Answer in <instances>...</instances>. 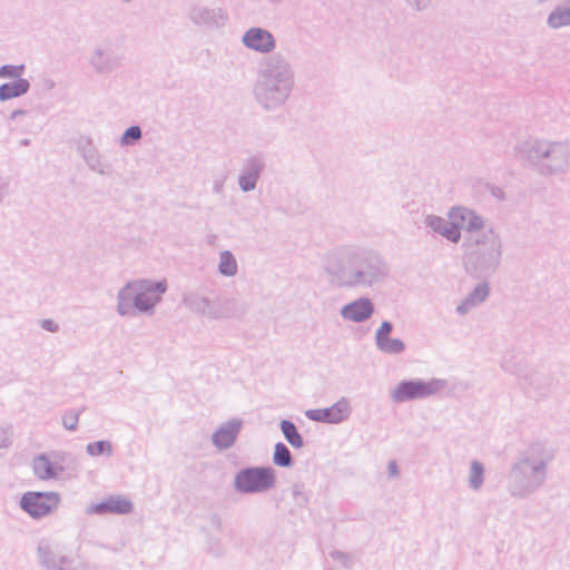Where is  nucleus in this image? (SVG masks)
Returning a JSON list of instances; mask_svg holds the SVG:
<instances>
[{"instance_id": "obj_1", "label": "nucleus", "mask_w": 570, "mask_h": 570, "mask_svg": "<svg viewBox=\"0 0 570 570\" xmlns=\"http://www.w3.org/2000/svg\"><path fill=\"white\" fill-rule=\"evenodd\" d=\"M515 160L541 177H558L570 170V142L528 137L513 147Z\"/></svg>"}, {"instance_id": "obj_2", "label": "nucleus", "mask_w": 570, "mask_h": 570, "mask_svg": "<svg viewBox=\"0 0 570 570\" xmlns=\"http://www.w3.org/2000/svg\"><path fill=\"white\" fill-rule=\"evenodd\" d=\"M295 85L294 70L281 53L262 60L253 86L256 102L266 111L283 107L292 95Z\"/></svg>"}, {"instance_id": "obj_3", "label": "nucleus", "mask_w": 570, "mask_h": 570, "mask_svg": "<svg viewBox=\"0 0 570 570\" xmlns=\"http://www.w3.org/2000/svg\"><path fill=\"white\" fill-rule=\"evenodd\" d=\"M550 453L541 441L532 442L521 451L508 473L509 493L525 499L540 489L547 480L548 464L552 461Z\"/></svg>"}, {"instance_id": "obj_4", "label": "nucleus", "mask_w": 570, "mask_h": 570, "mask_svg": "<svg viewBox=\"0 0 570 570\" xmlns=\"http://www.w3.org/2000/svg\"><path fill=\"white\" fill-rule=\"evenodd\" d=\"M472 245L473 248L466 250L463 256L466 273L478 279L492 277L501 265V236L493 228H489L475 237Z\"/></svg>"}, {"instance_id": "obj_5", "label": "nucleus", "mask_w": 570, "mask_h": 570, "mask_svg": "<svg viewBox=\"0 0 570 570\" xmlns=\"http://www.w3.org/2000/svg\"><path fill=\"white\" fill-rule=\"evenodd\" d=\"M352 262L354 264V278L358 286H372L381 282L387 274L389 267L383 257L375 250L368 248L352 249Z\"/></svg>"}, {"instance_id": "obj_6", "label": "nucleus", "mask_w": 570, "mask_h": 570, "mask_svg": "<svg viewBox=\"0 0 570 570\" xmlns=\"http://www.w3.org/2000/svg\"><path fill=\"white\" fill-rule=\"evenodd\" d=\"M276 484L275 470L272 466H246L234 476V489L240 494L264 493Z\"/></svg>"}, {"instance_id": "obj_7", "label": "nucleus", "mask_w": 570, "mask_h": 570, "mask_svg": "<svg viewBox=\"0 0 570 570\" xmlns=\"http://www.w3.org/2000/svg\"><path fill=\"white\" fill-rule=\"evenodd\" d=\"M445 385V380L435 377L429 381L421 379L403 380L391 391L390 397L394 403L399 404L426 399L439 393Z\"/></svg>"}, {"instance_id": "obj_8", "label": "nucleus", "mask_w": 570, "mask_h": 570, "mask_svg": "<svg viewBox=\"0 0 570 570\" xmlns=\"http://www.w3.org/2000/svg\"><path fill=\"white\" fill-rule=\"evenodd\" d=\"M37 551L40 564L47 570H97L96 566L86 561L76 562L46 542H40Z\"/></svg>"}, {"instance_id": "obj_9", "label": "nucleus", "mask_w": 570, "mask_h": 570, "mask_svg": "<svg viewBox=\"0 0 570 570\" xmlns=\"http://www.w3.org/2000/svg\"><path fill=\"white\" fill-rule=\"evenodd\" d=\"M181 303L193 313L205 316L209 320L228 318L230 313L227 307L220 304V301H210L207 296L198 292H187L183 295Z\"/></svg>"}, {"instance_id": "obj_10", "label": "nucleus", "mask_w": 570, "mask_h": 570, "mask_svg": "<svg viewBox=\"0 0 570 570\" xmlns=\"http://www.w3.org/2000/svg\"><path fill=\"white\" fill-rule=\"evenodd\" d=\"M57 492H27L20 499L21 509L33 519H40L51 513L59 504Z\"/></svg>"}, {"instance_id": "obj_11", "label": "nucleus", "mask_w": 570, "mask_h": 570, "mask_svg": "<svg viewBox=\"0 0 570 570\" xmlns=\"http://www.w3.org/2000/svg\"><path fill=\"white\" fill-rule=\"evenodd\" d=\"M117 312L121 316L142 313V279L128 282L117 295Z\"/></svg>"}, {"instance_id": "obj_12", "label": "nucleus", "mask_w": 570, "mask_h": 570, "mask_svg": "<svg viewBox=\"0 0 570 570\" xmlns=\"http://www.w3.org/2000/svg\"><path fill=\"white\" fill-rule=\"evenodd\" d=\"M352 249L347 250L341 258L327 264L325 271L331 277V283L338 287H357L355 283V267L352 262Z\"/></svg>"}, {"instance_id": "obj_13", "label": "nucleus", "mask_w": 570, "mask_h": 570, "mask_svg": "<svg viewBox=\"0 0 570 570\" xmlns=\"http://www.w3.org/2000/svg\"><path fill=\"white\" fill-rule=\"evenodd\" d=\"M525 393L535 399H547L554 383L552 373L544 370L531 368L522 376Z\"/></svg>"}, {"instance_id": "obj_14", "label": "nucleus", "mask_w": 570, "mask_h": 570, "mask_svg": "<svg viewBox=\"0 0 570 570\" xmlns=\"http://www.w3.org/2000/svg\"><path fill=\"white\" fill-rule=\"evenodd\" d=\"M350 415V401L344 396L330 407L309 409L305 411V416L308 420L330 424L342 423L343 421L347 420Z\"/></svg>"}, {"instance_id": "obj_15", "label": "nucleus", "mask_w": 570, "mask_h": 570, "mask_svg": "<svg viewBox=\"0 0 570 570\" xmlns=\"http://www.w3.org/2000/svg\"><path fill=\"white\" fill-rule=\"evenodd\" d=\"M189 20L202 28H220L228 20V13L222 8H208L200 4H193L187 13Z\"/></svg>"}, {"instance_id": "obj_16", "label": "nucleus", "mask_w": 570, "mask_h": 570, "mask_svg": "<svg viewBox=\"0 0 570 570\" xmlns=\"http://www.w3.org/2000/svg\"><path fill=\"white\" fill-rule=\"evenodd\" d=\"M242 43L255 52L267 55L275 50L276 39L274 35L262 27H253L242 36Z\"/></svg>"}, {"instance_id": "obj_17", "label": "nucleus", "mask_w": 570, "mask_h": 570, "mask_svg": "<svg viewBox=\"0 0 570 570\" xmlns=\"http://www.w3.org/2000/svg\"><path fill=\"white\" fill-rule=\"evenodd\" d=\"M265 165V158L262 154L253 155L245 160L238 177V185L242 191L248 193L256 188Z\"/></svg>"}, {"instance_id": "obj_18", "label": "nucleus", "mask_w": 570, "mask_h": 570, "mask_svg": "<svg viewBox=\"0 0 570 570\" xmlns=\"http://www.w3.org/2000/svg\"><path fill=\"white\" fill-rule=\"evenodd\" d=\"M67 453L53 452L52 462L49 456L45 453L37 455L32 461V469L36 476L40 480L56 479L60 473L63 472V466L60 462L66 460Z\"/></svg>"}, {"instance_id": "obj_19", "label": "nucleus", "mask_w": 570, "mask_h": 570, "mask_svg": "<svg viewBox=\"0 0 570 570\" xmlns=\"http://www.w3.org/2000/svg\"><path fill=\"white\" fill-rule=\"evenodd\" d=\"M132 502L122 495H110L99 503L87 508L88 514H128L132 511Z\"/></svg>"}, {"instance_id": "obj_20", "label": "nucleus", "mask_w": 570, "mask_h": 570, "mask_svg": "<svg viewBox=\"0 0 570 570\" xmlns=\"http://www.w3.org/2000/svg\"><path fill=\"white\" fill-rule=\"evenodd\" d=\"M243 428V420L238 417L230 419L220 424L212 435V442L218 450L232 448Z\"/></svg>"}, {"instance_id": "obj_21", "label": "nucleus", "mask_w": 570, "mask_h": 570, "mask_svg": "<svg viewBox=\"0 0 570 570\" xmlns=\"http://www.w3.org/2000/svg\"><path fill=\"white\" fill-rule=\"evenodd\" d=\"M449 218L454 220L458 226H460V232L462 229L468 233H475L482 230L484 227V219L480 216L475 210L463 207L455 206L449 210Z\"/></svg>"}, {"instance_id": "obj_22", "label": "nucleus", "mask_w": 570, "mask_h": 570, "mask_svg": "<svg viewBox=\"0 0 570 570\" xmlns=\"http://www.w3.org/2000/svg\"><path fill=\"white\" fill-rule=\"evenodd\" d=\"M424 225L433 233L443 236L453 244H458L461 239L460 226L452 219L448 220L441 216L431 214L425 216Z\"/></svg>"}, {"instance_id": "obj_23", "label": "nucleus", "mask_w": 570, "mask_h": 570, "mask_svg": "<svg viewBox=\"0 0 570 570\" xmlns=\"http://www.w3.org/2000/svg\"><path fill=\"white\" fill-rule=\"evenodd\" d=\"M374 311V304L368 297H360L345 304L341 308V316L354 323H363L372 317Z\"/></svg>"}, {"instance_id": "obj_24", "label": "nucleus", "mask_w": 570, "mask_h": 570, "mask_svg": "<svg viewBox=\"0 0 570 570\" xmlns=\"http://www.w3.org/2000/svg\"><path fill=\"white\" fill-rule=\"evenodd\" d=\"M168 289L167 281H151L145 278V315L151 316L155 313V306L163 299V295Z\"/></svg>"}, {"instance_id": "obj_25", "label": "nucleus", "mask_w": 570, "mask_h": 570, "mask_svg": "<svg viewBox=\"0 0 570 570\" xmlns=\"http://www.w3.org/2000/svg\"><path fill=\"white\" fill-rule=\"evenodd\" d=\"M491 293L490 283L483 279L479 283L466 297L456 306V313L459 315H465L473 307L484 303Z\"/></svg>"}, {"instance_id": "obj_26", "label": "nucleus", "mask_w": 570, "mask_h": 570, "mask_svg": "<svg viewBox=\"0 0 570 570\" xmlns=\"http://www.w3.org/2000/svg\"><path fill=\"white\" fill-rule=\"evenodd\" d=\"M78 150L91 170L101 175L105 174V167L100 161L99 153L90 138H81L78 144Z\"/></svg>"}, {"instance_id": "obj_27", "label": "nucleus", "mask_w": 570, "mask_h": 570, "mask_svg": "<svg viewBox=\"0 0 570 570\" xmlns=\"http://www.w3.org/2000/svg\"><path fill=\"white\" fill-rule=\"evenodd\" d=\"M30 89V82L26 78H19L0 85V101H8L24 96Z\"/></svg>"}, {"instance_id": "obj_28", "label": "nucleus", "mask_w": 570, "mask_h": 570, "mask_svg": "<svg viewBox=\"0 0 570 570\" xmlns=\"http://www.w3.org/2000/svg\"><path fill=\"white\" fill-rule=\"evenodd\" d=\"M90 65L98 73L110 72L116 63L115 60L101 48H96L90 57Z\"/></svg>"}, {"instance_id": "obj_29", "label": "nucleus", "mask_w": 570, "mask_h": 570, "mask_svg": "<svg viewBox=\"0 0 570 570\" xmlns=\"http://www.w3.org/2000/svg\"><path fill=\"white\" fill-rule=\"evenodd\" d=\"M547 24L552 29L570 27V8L557 6L548 16Z\"/></svg>"}, {"instance_id": "obj_30", "label": "nucleus", "mask_w": 570, "mask_h": 570, "mask_svg": "<svg viewBox=\"0 0 570 570\" xmlns=\"http://www.w3.org/2000/svg\"><path fill=\"white\" fill-rule=\"evenodd\" d=\"M279 428L284 438L293 448L301 449L304 446L303 436L292 421L282 420L279 423Z\"/></svg>"}, {"instance_id": "obj_31", "label": "nucleus", "mask_w": 570, "mask_h": 570, "mask_svg": "<svg viewBox=\"0 0 570 570\" xmlns=\"http://www.w3.org/2000/svg\"><path fill=\"white\" fill-rule=\"evenodd\" d=\"M273 463L279 468H292L294 465L293 455L283 442H277L274 446Z\"/></svg>"}, {"instance_id": "obj_32", "label": "nucleus", "mask_w": 570, "mask_h": 570, "mask_svg": "<svg viewBox=\"0 0 570 570\" xmlns=\"http://www.w3.org/2000/svg\"><path fill=\"white\" fill-rule=\"evenodd\" d=\"M238 269L237 261L230 250H223L219 254L218 272L223 276L230 277L236 275Z\"/></svg>"}, {"instance_id": "obj_33", "label": "nucleus", "mask_w": 570, "mask_h": 570, "mask_svg": "<svg viewBox=\"0 0 570 570\" xmlns=\"http://www.w3.org/2000/svg\"><path fill=\"white\" fill-rule=\"evenodd\" d=\"M379 351L390 355H399L405 351V343L400 338L385 337L375 342Z\"/></svg>"}, {"instance_id": "obj_34", "label": "nucleus", "mask_w": 570, "mask_h": 570, "mask_svg": "<svg viewBox=\"0 0 570 570\" xmlns=\"http://www.w3.org/2000/svg\"><path fill=\"white\" fill-rule=\"evenodd\" d=\"M484 482V466L478 461L473 460L471 462L470 475H469V485L472 490H480Z\"/></svg>"}, {"instance_id": "obj_35", "label": "nucleus", "mask_w": 570, "mask_h": 570, "mask_svg": "<svg viewBox=\"0 0 570 570\" xmlns=\"http://www.w3.org/2000/svg\"><path fill=\"white\" fill-rule=\"evenodd\" d=\"M86 451L90 456H111L114 449L112 444L107 440H100L96 442H90L86 446Z\"/></svg>"}, {"instance_id": "obj_36", "label": "nucleus", "mask_w": 570, "mask_h": 570, "mask_svg": "<svg viewBox=\"0 0 570 570\" xmlns=\"http://www.w3.org/2000/svg\"><path fill=\"white\" fill-rule=\"evenodd\" d=\"M142 138V129L139 125L131 126L125 130L119 138L121 147L135 146Z\"/></svg>"}, {"instance_id": "obj_37", "label": "nucleus", "mask_w": 570, "mask_h": 570, "mask_svg": "<svg viewBox=\"0 0 570 570\" xmlns=\"http://www.w3.org/2000/svg\"><path fill=\"white\" fill-rule=\"evenodd\" d=\"M26 71V66L21 65H3L0 67V79L18 80Z\"/></svg>"}, {"instance_id": "obj_38", "label": "nucleus", "mask_w": 570, "mask_h": 570, "mask_svg": "<svg viewBox=\"0 0 570 570\" xmlns=\"http://www.w3.org/2000/svg\"><path fill=\"white\" fill-rule=\"evenodd\" d=\"M80 412L76 410H68L62 415V425L68 431H76Z\"/></svg>"}, {"instance_id": "obj_39", "label": "nucleus", "mask_w": 570, "mask_h": 570, "mask_svg": "<svg viewBox=\"0 0 570 570\" xmlns=\"http://www.w3.org/2000/svg\"><path fill=\"white\" fill-rule=\"evenodd\" d=\"M292 497L296 505L304 508L308 503V495L304 492V485L295 483L292 487Z\"/></svg>"}, {"instance_id": "obj_40", "label": "nucleus", "mask_w": 570, "mask_h": 570, "mask_svg": "<svg viewBox=\"0 0 570 570\" xmlns=\"http://www.w3.org/2000/svg\"><path fill=\"white\" fill-rule=\"evenodd\" d=\"M331 558L341 562L345 568H351L353 561L351 554L341 550H334L330 553Z\"/></svg>"}, {"instance_id": "obj_41", "label": "nucleus", "mask_w": 570, "mask_h": 570, "mask_svg": "<svg viewBox=\"0 0 570 570\" xmlns=\"http://www.w3.org/2000/svg\"><path fill=\"white\" fill-rule=\"evenodd\" d=\"M393 331V324L390 321H383L381 326L377 328L375 333V342L389 337L391 332Z\"/></svg>"}, {"instance_id": "obj_42", "label": "nucleus", "mask_w": 570, "mask_h": 570, "mask_svg": "<svg viewBox=\"0 0 570 570\" xmlns=\"http://www.w3.org/2000/svg\"><path fill=\"white\" fill-rule=\"evenodd\" d=\"M12 431L9 426H0V449H6L11 444Z\"/></svg>"}, {"instance_id": "obj_43", "label": "nucleus", "mask_w": 570, "mask_h": 570, "mask_svg": "<svg viewBox=\"0 0 570 570\" xmlns=\"http://www.w3.org/2000/svg\"><path fill=\"white\" fill-rule=\"evenodd\" d=\"M41 327L50 333H57L59 331V325L52 320L41 321Z\"/></svg>"}, {"instance_id": "obj_44", "label": "nucleus", "mask_w": 570, "mask_h": 570, "mask_svg": "<svg viewBox=\"0 0 570 570\" xmlns=\"http://www.w3.org/2000/svg\"><path fill=\"white\" fill-rule=\"evenodd\" d=\"M414 7L417 11L424 10L431 3V0H413Z\"/></svg>"}, {"instance_id": "obj_45", "label": "nucleus", "mask_w": 570, "mask_h": 570, "mask_svg": "<svg viewBox=\"0 0 570 570\" xmlns=\"http://www.w3.org/2000/svg\"><path fill=\"white\" fill-rule=\"evenodd\" d=\"M224 187V180L223 179H215L213 184V191L216 194L222 193Z\"/></svg>"}, {"instance_id": "obj_46", "label": "nucleus", "mask_w": 570, "mask_h": 570, "mask_svg": "<svg viewBox=\"0 0 570 570\" xmlns=\"http://www.w3.org/2000/svg\"><path fill=\"white\" fill-rule=\"evenodd\" d=\"M387 470H389V474H390L391 476H395V475H397V474H399V468H397V464H396V462H395V461H391V462L389 463Z\"/></svg>"}, {"instance_id": "obj_47", "label": "nucleus", "mask_w": 570, "mask_h": 570, "mask_svg": "<svg viewBox=\"0 0 570 570\" xmlns=\"http://www.w3.org/2000/svg\"><path fill=\"white\" fill-rule=\"evenodd\" d=\"M27 110L26 109H16L13 110L11 114H10V119L11 120H16L18 119L19 117L21 116H26L27 115Z\"/></svg>"}, {"instance_id": "obj_48", "label": "nucleus", "mask_w": 570, "mask_h": 570, "mask_svg": "<svg viewBox=\"0 0 570 570\" xmlns=\"http://www.w3.org/2000/svg\"><path fill=\"white\" fill-rule=\"evenodd\" d=\"M42 86H43V88H45V89H47V90H51V89H53V88H55L56 83H55V81H53L52 79H50V78H46V79L43 80V82H42Z\"/></svg>"}, {"instance_id": "obj_49", "label": "nucleus", "mask_w": 570, "mask_h": 570, "mask_svg": "<svg viewBox=\"0 0 570 570\" xmlns=\"http://www.w3.org/2000/svg\"><path fill=\"white\" fill-rule=\"evenodd\" d=\"M492 195L499 199H503L504 198V193L501 188L497 187L492 190Z\"/></svg>"}, {"instance_id": "obj_50", "label": "nucleus", "mask_w": 570, "mask_h": 570, "mask_svg": "<svg viewBox=\"0 0 570 570\" xmlns=\"http://www.w3.org/2000/svg\"><path fill=\"white\" fill-rule=\"evenodd\" d=\"M213 523L217 525V528L220 527V518L218 515H213Z\"/></svg>"}, {"instance_id": "obj_51", "label": "nucleus", "mask_w": 570, "mask_h": 570, "mask_svg": "<svg viewBox=\"0 0 570 570\" xmlns=\"http://www.w3.org/2000/svg\"><path fill=\"white\" fill-rule=\"evenodd\" d=\"M272 6H278L283 2V0H266Z\"/></svg>"}, {"instance_id": "obj_52", "label": "nucleus", "mask_w": 570, "mask_h": 570, "mask_svg": "<svg viewBox=\"0 0 570 570\" xmlns=\"http://www.w3.org/2000/svg\"><path fill=\"white\" fill-rule=\"evenodd\" d=\"M21 145L29 146L30 145V140L29 139H23V140H21Z\"/></svg>"}, {"instance_id": "obj_53", "label": "nucleus", "mask_w": 570, "mask_h": 570, "mask_svg": "<svg viewBox=\"0 0 570 570\" xmlns=\"http://www.w3.org/2000/svg\"><path fill=\"white\" fill-rule=\"evenodd\" d=\"M3 200V194L0 191V204L2 203Z\"/></svg>"}, {"instance_id": "obj_54", "label": "nucleus", "mask_w": 570, "mask_h": 570, "mask_svg": "<svg viewBox=\"0 0 570 570\" xmlns=\"http://www.w3.org/2000/svg\"><path fill=\"white\" fill-rule=\"evenodd\" d=\"M124 2H130L131 0H122Z\"/></svg>"}, {"instance_id": "obj_55", "label": "nucleus", "mask_w": 570, "mask_h": 570, "mask_svg": "<svg viewBox=\"0 0 570 570\" xmlns=\"http://www.w3.org/2000/svg\"><path fill=\"white\" fill-rule=\"evenodd\" d=\"M330 570H334V569H330Z\"/></svg>"}]
</instances>
